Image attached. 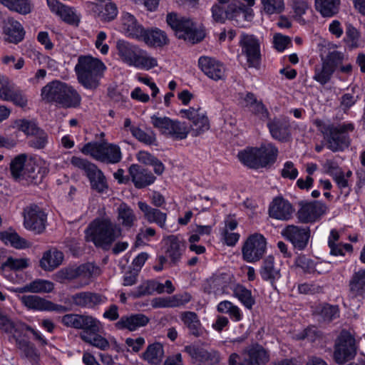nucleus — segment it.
Returning a JSON list of instances; mask_svg holds the SVG:
<instances>
[{"label": "nucleus", "mask_w": 365, "mask_h": 365, "mask_svg": "<svg viewBox=\"0 0 365 365\" xmlns=\"http://www.w3.org/2000/svg\"><path fill=\"white\" fill-rule=\"evenodd\" d=\"M105 69L101 61L90 56L78 57L75 67L78 81L85 88L93 90L99 86V80Z\"/></svg>", "instance_id": "nucleus-4"}, {"label": "nucleus", "mask_w": 365, "mask_h": 365, "mask_svg": "<svg viewBox=\"0 0 365 365\" xmlns=\"http://www.w3.org/2000/svg\"><path fill=\"white\" fill-rule=\"evenodd\" d=\"M239 43L242 48V53L247 57L249 66L259 67L261 61L259 40L253 35L242 34Z\"/></svg>", "instance_id": "nucleus-14"}, {"label": "nucleus", "mask_w": 365, "mask_h": 365, "mask_svg": "<svg viewBox=\"0 0 365 365\" xmlns=\"http://www.w3.org/2000/svg\"><path fill=\"white\" fill-rule=\"evenodd\" d=\"M18 130L24 133L26 135L35 134L41 128L37 126L35 122L26 119H20L15 122Z\"/></svg>", "instance_id": "nucleus-57"}, {"label": "nucleus", "mask_w": 365, "mask_h": 365, "mask_svg": "<svg viewBox=\"0 0 365 365\" xmlns=\"http://www.w3.org/2000/svg\"><path fill=\"white\" fill-rule=\"evenodd\" d=\"M267 126L272 136L279 140H286L289 137V124L287 121L280 119H274Z\"/></svg>", "instance_id": "nucleus-34"}, {"label": "nucleus", "mask_w": 365, "mask_h": 365, "mask_svg": "<svg viewBox=\"0 0 365 365\" xmlns=\"http://www.w3.org/2000/svg\"><path fill=\"white\" fill-rule=\"evenodd\" d=\"M76 267H68L60 269L56 274V279L59 282L65 280H72L77 278Z\"/></svg>", "instance_id": "nucleus-64"}, {"label": "nucleus", "mask_w": 365, "mask_h": 365, "mask_svg": "<svg viewBox=\"0 0 365 365\" xmlns=\"http://www.w3.org/2000/svg\"><path fill=\"white\" fill-rule=\"evenodd\" d=\"M16 344L18 348L24 354V356L27 358L32 364H38L39 360V354L33 344L24 339H17Z\"/></svg>", "instance_id": "nucleus-44"}, {"label": "nucleus", "mask_w": 365, "mask_h": 365, "mask_svg": "<svg viewBox=\"0 0 365 365\" xmlns=\"http://www.w3.org/2000/svg\"><path fill=\"white\" fill-rule=\"evenodd\" d=\"M132 135L137 138L139 141L146 145H153L156 141L155 133L150 130L148 133L145 132L142 129L132 126L130 128Z\"/></svg>", "instance_id": "nucleus-52"}, {"label": "nucleus", "mask_w": 365, "mask_h": 365, "mask_svg": "<svg viewBox=\"0 0 365 365\" xmlns=\"http://www.w3.org/2000/svg\"><path fill=\"white\" fill-rule=\"evenodd\" d=\"M234 296L236 297L247 309H252L255 299L251 291L242 285H237L234 289Z\"/></svg>", "instance_id": "nucleus-48"}, {"label": "nucleus", "mask_w": 365, "mask_h": 365, "mask_svg": "<svg viewBox=\"0 0 365 365\" xmlns=\"http://www.w3.org/2000/svg\"><path fill=\"white\" fill-rule=\"evenodd\" d=\"M340 0H315L316 9L324 17H331L339 11Z\"/></svg>", "instance_id": "nucleus-39"}, {"label": "nucleus", "mask_w": 365, "mask_h": 365, "mask_svg": "<svg viewBox=\"0 0 365 365\" xmlns=\"http://www.w3.org/2000/svg\"><path fill=\"white\" fill-rule=\"evenodd\" d=\"M266 239L260 234L250 235L245 242L242 249L243 259L248 262L259 260L266 250Z\"/></svg>", "instance_id": "nucleus-13"}, {"label": "nucleus", "mask_w": 365, "mask_h": 365, "mask_svg": "<svg viewBox=\"0 0 365 365\" xmlns=\"http://www.w3.org/2000/svg\"><path fill=\"white\" fill-rule=\"evenodd\" d=\"M149 321V318L143 314H131L121 317L115 324V327L119 330L134 331L146 326Z\"/></svg>", "instance_id": "nucleus-22"}, {"label": "nucleus", "mask_w": 365, "mask_h": 365, "mask_svg": "<svg viewBox=\"0 0 365 365\" xmlns=\"http://www.w3.org/2000/svg\"><path fill=\"white\" fill-rule=\"evenodd\" d=\"M47 172L34 162L29 161L25 167V170L21 180H25L28 184L38 185L46 176Z\"/></svg>", "instance_id": "nucleus-26"}, {"label": "nucleus", "mask_w": 365, "mask_h": 365, "mask_svg": "<svg viewBox=\"0 0 365 365\" xmlns=\"http://www.w3.org/2000/svg\"><path fill=\"white\" fill-rule=\"evenodd\" d=\"M257 148H247L239 152L237 157L240 161L245 165L252 169H259Z\"/></svg>", "instance_id": "nucleus-42"}, {"label": "nucleus", "mask_w": 365, "mask_h": 365, "mask_svg": "<svg viewBox=\"0 0 365 365\" xmlns=\"http://www.w3.org/2000/svg\"><path fill=\"white\" fill-rule=\"evenodd\" d=\"M51 11L59 16L65 22L78 25L80 19L72 8L66 6L58 0H47Z\"/></svg>", "instance_id": "nucleus-25"}, {"label": "nucleus", "mask_w": 365, "mask_h": 365, "mask_svg": "<svg viewBox=\"0 0 365 365\" xmlns=\"http://www.w3.org/2000/svg\"><path fill=\"white\" fill-rule=\"evenodd\" d=\"M29 266V260L27 259H14L11 257H9L1 265V268L8 267L13 270H21Z\"/></svg>", "instance_id": "nucleus-58"}, {"label": "nucleus", "mask_w": 365, "mask_h": 365, "mask_svg": "<svg viewBox=\"0 0 365 365\" xmlns=\"http://www.w3.org/2000/svg\"><path fill=\"white\" fill-rule=\"evenodd\" d=\"M320 314L324 321L331 322L339 317V307L336 305L324 304L321 308Z\"/></svg>", "instance_id": "nucleus-59"}, {"label": "nucleus", "mask_w": 365, "mask_h": 365, "mask_svg": "<svg viewBox=\"0 0 365 365\" xmlns=\"http://www.w3.org/2000/svg\"><path fill=\"white\" fill-rule=\"evenodd\" d=\"M252 11L240 0H216L211 8L212 17L218 23H225L226 20L237 21L241 16L249 20Z\"/></svg>", "instance_id": "nucleus-6"}, {"label": "nucleus", "mask_w": 365, "mask_h": 365, "mask_svg": "<svg viewBox=\"0 0 365 365\" xmlns=\"http://www.w3.org/2000/svg\"><path fill=\"white\" fill-rule=\"evenodd\" d=\"M282 235L287 239L299 250H304L311 237L309 227L289 225L284 227Z\"/></svg>", "instance_id": "nucleus-16"}, {"label": "nucleus", "mask_w": 365, "mask_h": 365, "mask_svg": "<svg viewBox=\"0 0 365 365\" xmlns=\"http://www.w3.org/2000/svg\"><path fill=\"white\" fill-rule=\"evenodd\" d=\"M317 125L323 134L327 147L329 150L337 152L349 147L350 139L347 133L354 130L353 123H343L336 126L331 123L317 122Z\"/></svg>", "instance_id": "nucleus-5"}, {"label": "nucleus", "mask_w": 365, "mask_h": 365, "mask_svg": "<svg viewBox=\"0 0 365 365\" xmlns=\"http://www.w3.org/2000/svg\"><path fill=\"white\" fill-rule=\"evenodd\" d=\"M168 299L170 307H179L188 303L191 300L192 297L189 293L184 292L168 297Z\"/></svg>", "instance_id": "nucleus-63"}, {"label": "nucleus", "mask_w": 365, "mask_h": 365, "mask_svg": "<svg viewBox=\"0 0 365 365\" xmlns=\"http://www.w3.org/2000/svg\"><path fill=\"white\" fill-rule=\"evenodd\" d=\"M182 117L187 118L190 122L192 135L197 136L210 128V123L206 114L200 108H190L180 110Z\"/></svg>", "instance_id": "nucleus-17"}, {"label": "nucleus", "mask_w": 365, "mask_h": 365, "mask_svg": "<svg viewBox=\"0 0 365 365\" xmlns=\"http://www.w3.org/2000/svg\"><path fill=\"white\" fill-rule=\"evenodd\" d=\"M269 361V353L259 344H252L240 354L232 353L228 358V365H266Z\"/></svg>", "instance_id": "nucleus-9"}, {"label": "nucleus", "mask_w": 365, "mask_h": 365, "mask_svg": "<svg viewBox=\"0 0 365 365\" xmlns=\"http://www.w3.org/2000/svg\"><path fill=\"white\" fill-rule=\"evenodd\" d=\"M259 168H265L267 165L273 164L277 157L278 150L271 143L262 144L257 148Z\"/></svg>", "instance_id": "nucleus-32"}, {"label": "nucleus", "mask_w": 365, "mask_h": 365, "mask_svg": "<svg viewBox=\"0 0 365 365\" xmlns=\"http://www.w3.org/2000/svg\"><path fill=\"white\" fill-rule=\"evenodd\" d=\"M99 332L95 334H80V338L86 343L92 345L101 350H107L110 347L108 341L100 335Z\"/></svg>", "instance_id": "nucleus-45"}, {"label": "nucleus", "mask_w": 365, "mask_h": 365, "mask_svg": "<svg viewBox=\"0 0 365 365\" xmlns=\"http://www.w3.org/2000/svg\"><path fill=\"white\" fill-rule=\"evenodd\" d=\"M117 214L118 220L122 226L130 228L134 225L136 216L133 209L126 203L123 202L119 205L117 209Z\"/></svg>", "instance_id": "nucleus-37"}, {"label": "nucleus", "mask_w": 365, "mask_h": 365, "mask_svg": "<svg viewBox=\"0 0 365 365\" xmlns=\"http://www.w3.org/2000/svg\"><path fill=\"white\" fill-rule=\"evenodd\" d=\"M117 54L125 63L139 68L150 70L158 66L157 59L148 55L138 46L125 40L116 42Z\"/></svg>", "instance_id": "nucleus-3"}, {"label": "nucleus", "mask_w": 365, "mask_h": 365, "mask_svg": "<svg viewBox=\"0 0 365 365\" xmlns=\"http://www.w3.org/2000/svg\"><path fill=\"white\" fill-rule=\"evenodd\" d=\"M198 65L202 71L214 81L224 79L225 68L223 64L215 58L202 56L198 60Z\"/></svg>", "instance_id": "nucleus-20"}, {"label": "nucleus", "mask_w": 365, "mask_h": 365, "mask_svg": "<svg viewBox=\"0 0 365 365\" xmlns=\"http://www.w3.org/2000/svg\"><path fill=\"white\" fill-rule=\"evenodd\" d=\"M259 274L263 280L269 282L272 286L281 278L280 266L275 263L272 256H268L264 259Z\"/></svg>", "instance_id": "nucleus-23"}, {"label": "nucleus", "mask_w": 365, "mask_h": 365, "mask_svg": "<svg viewBox=\"0 0 365 365\" xmlns=\"http://www.w3.org/2000/svg\"><path fill=\"white\" fill-rule=\"evenodd\" d=\"M70 300L74 305L82 308H93L104 301L102 295L91 292L74 294L70 297Z\"/></svg>", "instance_id": "nucleus-24"}, {"label": "nucleus", "mask_w": 365, "mask_h": 365, "mask_svg": "<svg viewBox=\"0 0 365 365\" xmlns=\"http://www.w3.org/2000/svg\"><path fill=\"white\" fill-rule=\"evenodd\" d=\"M154 286L155 280H147L140 284L135 291L132 292L130 295L136 299L153 294L154 293Z\"/></svg>", "instance_id": "nucleus-55"}, {"label": "nucleus", "mask_w": 365, "mask_h": 365, "mask_svg": "<svg viewBox=\"0 0 365 365\" xmlns=\"http://www.w3.org/2000/svg\"><path fill=\"white\" fill-rule=\"evenodd\" d=\"M28 155L21 153L15 156L9 164V170L12 178L16 181H21L27 161Z\"/></svg>", "instance_id": "nucleus-36"}, {"label": "nucleus", "mask_w": 365, "mask_h": 365, "mask_svg": "<svg viewBox=\"0 0 365 365\" xmlns=\"http://www.w3.org/2000/svg\"><path fill=\"white\" fill-rule=\"evenodd\" d=\"M128 172L134 186L138 189L146 187L156 180L151 171L138 164L131 165Z\"/></svg>", "instance_id": "nucleus-21"}, {"label": "nucleus", "mask_w": 365, "mask_h": 365, "mask_svg": "<svg viewBox=\"0 0 365 365\" xmlns=\"http://www.w3.org/2000/svg\"><path fill=\"white\" fill-rule=\"evenodd\" d=\"M21 303L30 309L48 311L51 309L52 302L37 295H24L20 298Z\"/></svg>", "instance_id": "nucleus-33"}, {"label": "nucleus", "mask_w": 365, "mask_h": 365, "mask_svg": "<svg viewBox=\"0 0 365 365\" xmlns=\"http://www.w3.org/2000/svg\"><path fill=\"white\" fill-rule=\"evenodd\" d=\"M349 291L352 297L361 295L365 292V269L354 274L349 282Z\"/></svg>", "instance_id": "nucleus-41"}, {"label": "nucleus", "mask_w": 365, "mask_h": 365, "mask_svg": "<svg viewBox=\"0 0 365 365\" xmlns=\"http://www.w3.org/2000/svg\"><path fill=\"white\" fill-rule=\"evenodd\" d=\"M87 232L96 247L107 250L121 236L122 229L119 225L106 217L93 220L89 225Z\"/></svg>", "instance_id": "nucleus-2"}, {"label": "nucleus", "mask_w": 365, "mask_h": 365, "mask_svg": "<svg viewBox=\"0 0 365 365\" xmlns=\"http://www.w3.org/2000/svg\"><path fill=\"white\" fill-rule=\"evenodd\" d=\"M334 73L331 68L322 62L321 65L315 66L313 79L321 85H325L331 80Z\"/></svg>", "instance_id": "nucleus-47"}, {"label": "nucleus", "mask_w": 365, "mask_h": 365, "mask_svg": "<svg viewBox=\"0 0 365 365\" xmlns=\"http://www.w3.org/2000/svg\"><path fill=\"white\" fill-rule=\"evenodd\" d=\"M138 205L139 209L143 212L144 217L149 222H155L160 227H165L167 219L165 213L158 209L150 207L145 202L139 201Z\"/></svg>", "instance_id": "nucleus-29"}, {"label": "nucleus", "mask_w": 365, "mask_h": 365, "mask_svg": "<svg viewBox=\"0 0 365 365\" xmlns=\"http://www.w3.org/2000/svg\"><path fill=\"white\" fill-rule=\"evenodd\" d=\"M294 212L292 205L282 197H275L269 207V217L279 220H289Z\"/></svg>", "instance_id": "nucleus-18"}, {"label": "nucleus", "mask_w": 365, "mask_h": 365, "mask_svg": "<svg viewBox=\"0 0 365 365\" xmlns=\"http://www.w3.org/2000/svg\"><path fill=\"white\" fill-rule=\"evenodd\" d=\"M0 240L6 245L10 244L16 249H24L31 247V243L21 237L16 232H0Z\"/></svg>", "instance_id": "nucleus-40"}, {"label": "nucleus", "mask_w": 365, "mask_h": 365, "mask_svg": "<svg viewBox=\"0 0 365 365\" xmlns=\"http://www.w3.org/2000/svg\"><path fill=\"white\" fill-rule=\"evenodd\" d=\"M29 292L41 293L51 292L53 289V284L49 281L43 279H36L28 284Z\"/></svg>", "instance_id": "nucleus-54"}, {"label": "nucleus", "mask_w": 365, "mask_h": 365, "mask_svg": "<svg viewBox=\"0 0 365 365\" xmlns=\"http://www.w3.org/2000/svg\"><path fill=\"white\" fill-rule=\"evenodd\" d=\"M10 10L26 15L31 11L30 0H0Z\"/></svg>", "instance_id": "nucleus-46"}, {"label": "nucleus", "mask_w": 365, "mask_h": 365, "mask_svg": "<svg viewBox=\"0 0 365 365\" xmlns=\"http://www.w3.org/2000/svg\"><path fill=\"white\" fill-rule=\"evenodd\" d=\"M81 152L91 155L96 160L107 163H117L122 158L120 149L118 145L106 143H86L81 149Z\"/></svg>", "instance_id": "nucleus-11"}, {"label": "nucleus", "mask_w": 365, "mask_h": 365, "mask_svg": "<svg viewBox=\"0 0 365 365\" xmlns=\"http://www.w3.org/2000/svg\"><path fill=\"white\" fill-rule=\"evenodd\" d=\"M264 11L269 15L279 14L285 8L284 0H260Z\"/></svg>", "instance_id": "nucleus-49"}, {"label": "nucleus", "mask_w": 365, "mask_h": 365, "mask_svg": "<svg viewBox=\"0 0 365 365\" xmlns=\"http://www.w3.org/2000/svg\"><path fill=\"white\" fill-rule=\"evenodd\" d=\"M165 255L169 259L170 267L177 265L185 250L184 242L175 235H170L165 240Z\"/></svg>", "instance_id": "nucleus-19"}, {"label": "nucleus", "mask_w": 365, "mask_h": 365, "mask_svg": "<svg viewBox=\"0 0 365 365\" xmlns=\"http://www.w3.org/2000/svg\"><path fill=\"white\" fill-rule=\"evenodd\" d=\"M71 163L84 171L89 180L91 189L100 193L108 190V184L106 178L95 164L76 156L71 158Z\"/></svg>", "instance_id": "nucleus-10"}, {"label": "nucleus", "mask_w": 365, "mask_h": 365, "mask_svg": "<svg viewBox=\"0 0 365 365\" xmlns=\"http://www.w3.org/2000/svg\"><path fill=\"white\" fill-rule=\"evenodd\" d=\"M356 353L354 336L349 331L343 329L334 340L333 361L338 365H344L354 359Z\"/></svg>", "instance_id": "nucleus-8"}, {"label": "nucleus", "mask_w": 365, "mask_h": 365, "mask_svg": "<svg viewBox=\"0 0 365 365\" xmlns=\"http://www.w3.org/2000/svg\"><path fill=\"white\" fill-rule=\"evenodd\" d=\"M322 332L317 327H312L304 329L299 339H307L309 341L314 343L317 341H320L322 339Z\"/></svg>", "instance_id": "nucleus-61"}, {"label": "nucleus", "mask_w": 365, "mask_h": 365, "mask_svg": "<svg viewBox=\"0 0 365 365\" xmlns=\"http://www.w3.org/2000/svg\"><path fill=\"white\" fill-rule=\"evenodd\" d=\"M101 323L96 318L87 314H81L78 329L83 331L81 334H95L100 332Z\"/></svg>", "instance_id": "nucleus-38"}, {"label": "nucleus", "mask_w": 365, "mask_h": 365, "mask_svg": "<svg viewBox=\"0 0 365 365\" xmlns=\"http://www.w3.org/2000/svg\"><path fill=\"white\" fill-rule=\"evenodd\" d=\"M189 130L185 123L178 120H174L170 132L168 134V137H170L175 140H182L187 138Z\"/></svg>", "instance_id": "nucleus-51"}, {"label": "nucleus", "mask_w": 365, "mask_h": 365, "mask_svg": "<svg viewBox=\"0 0 365 365\" xmlns=\"http://www.w3.org/2000/svg\"><path fill=\"white\" fill-rule=\"evenodd\" d=\"M48 143V135L42 129L31 135L28 145L34 149H43Z\"/></svg>", "instance_id": "nucleus-53"}, {"label": "nucleus", "mask_w": 365, "mask_h": 365, "mask_svg": "<svg viewBox=\"0 0 365 365\" xmlns=\"http://www.w3.org/2000/svg\"><path fill=\"white\" fill-rule=\"evenodd\" d=\"M24 225L27 230L41 234L46 228V215L36 205H30L24 210Z\"/></svg>", "instance_id": "nucleus-15"}, {"label": "nucleus", "mask_w": 365, "mask_h": 365, "mask_svg": "<svg viewBox=\"0 0 365 365\" xmlns=\"http://www.w3.org/2000/svg\"><path fill=\"white\" fill-rule=\"evenodd\" d=\"M168 26L175 31L178 38L184 39L192 44L201 41L205 34L196 28L193 21L188 18L179 16L178 14L169 13L166 17Z\"/></svg>", "instance_id": "nucleus-7"}, {"label": "nucleus", "mask_w": 365, "mask_h": 365, "mask_svg": "<svg viewBox=\"0 0 365 365\" xmlns=\"http://www.w3.org/2000/svg\"><path fill=\"white\" fill-rule=\"evenodd\" d=\"M63 254L56 248L45 252L40 260V267L45 271H53L61 264Z\"/></svg>", "instance_id": "nucleus-27"}, {"label": "nucleus", "mask_w": 365, "mask_h": 365, "mask_svg": "<svg viewBox=\"0 0 365 365\" xmlns=\"http://www.w3.org/2000/svg\"><path fill=\"white\" fill-rule=\"evenodd\" d=\"M6 40L10 43H18L24 38L25 32L21 24L12 19H9L4 28Z\"/></svg>", "instance_id": "nucleus-31"}, {"label": "nucleus", "mask_w": 365, "mask_h": 365, "mask_svg": "<svg viewBox=\"0 0 365 365\" xmlns=\"http://www.w3.org/2000/svg\"><path fill=\"white\" fill-rule=\"evenodd\" d=\"M121 21L123 29L128 36L138 40L143 36L144 29L138 23L134 16L129 13H123Z\"/></svg>", "instance_id": "nucleus-30"}, {"label": "nucleus", "mask_w": 365, "mask_h": 365, "mask_svg": "<svg viewBox=\"0 0 365 365\" xmlns=\"http://www.w3.org/2000/svg\"><path fill=\"white\" fill-rule=\"evenodd\" d=\"M314 261L305 255H299L295 259L296 266L309 274H314Z\"/></svg>", "instance_id": "nucleus-62"}, {"label": "nucleus", "mask_w": 365, "mask_h": 365, "mask_svg": "<svg viewBox=\"0 0 365 365\" xmlns=\"http://www.w3.org/2000/svg\"><path fill=\"white\" fill-rule=\"evenodd\" d=\"M41 97L46 103H56L62 108H77L81 97L72 86L60 81L48 83L41 89Z\"/></svg>", "instance_id": "nucleus-1"}, {"label": "nucleus", "mask_w": 365, "mask_h": 365, "mask_svg": "<svg viewBox=\"0 0 365 365\" xmlns=\"http://www.w3.org/2000/svg\"><path fill=\"white\" fill-rule=\"evenodd\" d=\"M343 59L344 54L342 53L334 51L329 52L325 58H322V62L335 71L336 68L341 64Z\"/></svg>", "instance_id": "nucleus-56"}, {"label": "nucleus", "mask_w": 365, "mask_h": 365, "mask_svg": "<svg viewBox=\"0 0 365 365\" xmlns=\"http://www.w3.org/2000/svg\"><path fill=\"white\" fill-rule=\"evenodd\" d=\"M143 33V36L138 40L144 41L148 46L162 47L169 42L166 33L159 29H144Z\"/></svg>", "instance_id": "nucleus-28"}, {"label": "nucleus", "mask_w": 365, "mask_h": 365, "mask_svg": "<svg viewBox=\"0 0 365 365\" xmlns=\"http://www.w3.org/2000/svg\"><path fill=\"white\" fill-rule=\"evenodd\" d=\"M181 319L188 328L190 334L197 337L203 334V329L196 313L185 312L181 315Z\"/></svg>", "instance_id": "nucleus-35"}, {"label": "nucleus", "mask_w": 365, "mask_h": 365, "mask_svg": "<svg viewBox=\"0 0 365 365\" xmlns=\"http://www.w3.org/2000/svg\"><path fill=\"white\" fill-rule=\"evenodd\" d=\"M298 205L296 216L299 222L302 224H312L320 220L328 210L327 205L319 200H302L298 202Z\"/></svg>", "instance_id": "nucleus-12"}, {"label": "nucleus", "mask_w": 365, "mask_h": 365, "mask_svg": "<svg viewBox=\"0 0 365 365\" xmlns=\"http://www.w3.org/2000/svg\"><path fill=\"white\" fill-rule=\"evenodd\" d=\"M185 352H186L192 359L202 362L204 359L205 356L207 351V350L195 346V345H189L186 346L184 349Z\"/></svg>", "instance_id": "nucleus-60"}, {"label": "nucleus", "mask_w": 365, "mask_h": 365, "mask_svg": "<svg viewBox=\"0 0 365 365\" xmlns=\"http://www.w3.org/2000/svg\"><path fill=\"white\" fill-rule=\"evenodd\" d=\"M163 346L160 343H154L149 345L143 353V357L150 364H158L163 357Z\"/></svg>", "instance_id": "nucleus-43"}, {"label": "nucleus", "mask_w": 365, "mask_h": 365, "mask_svg": "<svg viewBox=\"0 0 365 365\" xmlns=\"http://www.w3.org/2000/svg\"><path fill=\"white\" fill-rule=\"evenodd\" d=\"M174 120L168 117H158L155 115L151 116V123L154 128L158 129L160 132L166 136L170 132V128Z\"/></svg>", "instance_id": "nucleus-50"}]
</instances>
